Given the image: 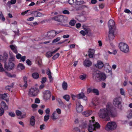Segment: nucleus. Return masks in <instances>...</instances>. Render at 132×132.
Masks as SVG:
<instances>
[{
    "label": "nucleus",
    "instance_id": "nucleus-18",
    "mask_svg": "<svg viewBox=\"0 0 132 132\" xmlns=\"http://www.w3.org/2000/svg\"><path fill=\"white\" fill-rule=\"evenodd\" d=\"M59 115L57 113L56 111H54L51 116L52 119L53 120L57 119L59 117Z\"/></svg>",
    "mask_w": 132,
    "mask_h": 132
},
{
    "label": "nucleus",
    "instance_id": "nucleus-35",
    "mask_svg": "<svg viewBox=\"0 0 132 132\" xmlns=\"http://www.w3.org/2000/svg\"><path fill=\"white\" fill-rule=\"evenodd\" d=\"M31 107L33 111H35L37 109V108L38 107V105L35 104H33L31 105Z\"/></svg>",
    "mask_w": 132,
    "mask_h": 132
},
{
    "label": "nucleus",
    "instance_id": "nucleus-38",
    "mask_svg": "<svg viewBox=\"0 0 132 132\" xmlns=\"http://www.w3.org/2000/svg\"><path fill=\"white\" fill-rule=\"evenodd\" d=\"M84 29L85 31L81 30L80 32V33L84 36H85L86 33H87L88 32L87 30L85 28Z\"/></svg>",
    "mask_w": 132,
    "mask_h": 132
},
{
    "label": "nucleus",
    "instance_id": "nucleus-32",
    "mask_svg": "<svg viewBox=\"0 0 132 132\" xmlns=\"http://www.w3.org/2000/svg\"><path fill=\"white\" fill-rule=\"evenodd\" d=\"M8 95V94L7 93H5L4 94H0V97L1 98L3 99H5Z\"/></svg>",
    "mask_w": 132,
    "mask_h": 132
},
{
    "label": "nucleus",
    "instance_id": "nucleus-24",
    "mask_svg": "<svg viewBox=\"0 0 132 132\" xmlns=\"http://www.w3.org/2000/svg\"><path fill=\"white\" fill-rule=\"evenodd\" d=\"M10 47L12 51L15 54H17L18 51L16 46L14 45H12L10 46Z\"/></svg>",
    "mask_w": 132,
    "mask_h": 132
},
{
    "label": "nucleus",
    "instance_id": "nucleus-10",
    "mask_svg": "<svg viewBox=\"0 0 132 132\" xmlns=\"http://www.w3.org/2000/svg\"><path fill=\"white\" fill-rule=\"evenodd\" d=\"M51 96V93L48 90H46L44 93L43 98L45 101L49 100Z\"/></svg>",
    "mask_w": 132,
    "mask_h": 132
},
{
    "label": "nucleus",
    "instance_id": "nucleus-11",
    "mask_svg": "<svg viewBox=\"0 0 132 132\" xmlns=\"http://www.w3.org/2000/svg\"><path fill=\"white\" fill-rule=\"evenodd\" d=\"M108 26L109 30H114L115 27L114 26L115 23L113 20H110L108 22Z\"/></svg>",
    "mask_w": 132,
    "mask_h": 132
},
{
    "label": "nucleus",
    "instance_id": "nucleus-12",
    "mask_svg": "<svg viewBox=\"0 0 132 132\" xmlns=\"http://www.w3.org/2000/svg\"><path fill=\"white\" fill-rule=\"evenodd\" d=\"M104 70L107 73H110L111 72V67L109 65V63H106L105 64L104 67Z\"/></svg>",
    "mask_w": 132,
    "mask_h": 132
},
{
    "label": "nucleus",
    "instance_id": "nucleus-55",
    "mask_svg": "<svg viewBox=\"0 0 132 132\" xmlns=\"http://www.w3.org/2000/svg\"><path fill=\"white\" fill-rule=\"evenodd\" d=\"M16 57L17 59H20L21 57V55L20 54L18 53L16 55Z\"/></svg>",
    "mask_w": 132,
    "mask_h": 132
},
{
    "label": "nucleus",
    "instance_id": "nucleus-16",
    "mask_svg": "<svg viewBox=\"0 0 132 132\" xmlns=\"http://www.w3.org/2000/svg\"><path fill=\"white\" fill-rule=\"evenodd\" d=\"M114 30H109V37L110 40H112L114 39Z\"/></svg>",
    "mask_w": 132,
    "mask_h": 132
},
{
    "label": "nucleus",
    "instance_id": "nucleus-20",
    "mask_svg": "<svg viewBox=\"0 0 132 132\" xmlns=\"http://www.w3.org/2000/svg\"><path fill=\"white\" fill-rule=\"evenodd\" d=\"M31 14H33L34 16L35 17H40L43 15L40 12L36 11H33Z\"/></svg>",
    "mask_w": 132,
    "mask_h": 132
},
{
    "label": "nucleus",
    "instance_id": "nucleus-9",
    "mask_svg": "<svg viewBox=\"0 0 132 132\" xmlns=\"http://www.w3.org/2000/svg\"><path fill=\"white\" fill-rule=\"evenodd\" d=\"M59 33V32L57 33L54 31H51L47 32L46 35L48 39H51L53 38L57 34Z\"/></svg>",
    "mask_w": 132,
    "mask_h": 132
},
{
    "label": "nucleus",
    "instance_id": "nucleus-34",
    "mask_svg": "<svg viewBox=\"0 0 132 132\" xmlns=\"http://www.w3.org/2000/svg\"><path fill=\"white\" fill-rule=\"evenodd\" d=\"M5 74L7 76L10 77H14L16 76L15 74H12L7 72H6Z\"/></svg>",
    "mask_w": 132,
    "mask_h": 132
},
{
    "label": "nucleus",
    "instance_id": "nucleus-61",
    "mask_svg": "<svg viewBox=\"0 0 132 132\" xmlns=\"http://www.w3.org/2000/svg\"><path fill=\"white\" fill-rule=\"evenodd\" d=\"M36 63L38 65L39 67L41 66L42 65V61L36 62Z\"/></svg>",
    "mask_w": 132,
    "mask_h": 132
},
{
    "label": "nucleus",
    "instance_id": "nucleus-59",
    "mask_svg": "<svg viewBox=\"0 0 132 132\" xmlns=\"http://www.w3.org/2000/svg\"><path fill=\"white\" fill-rule=\"evenodd\" d=\"M56 111L57 113H58L59 115L61 113V110L59 109H57L56 111Z\"/></svg>",
    "mask_w": 132,
    "mask_h": 132
},
{
    "label": "nucleus",
    "instance_id": "nucleus-64",
    "mask_svg": "<svg viewBox=\"0 0 132 132\" xmlns=\"http://www.w3.org/2000/svg\"><path fill=\"white\" fill-rule=\"evenodd\" d=\"M9 114L10 116L12 117H14L15 116V114L14 113L11 112H9Z\"/></svg>",
    "mask_w": 132,
    "mask_h": 132
},
{
    "label": "nucleus",
    "instance_id": "nucleus-14",
    "mask_svg": "<svg viewBox=\"0 0 132 132\" xmlns=\"http://www.w3.org/2000/svg\"><path fill=\"white\" fill-rule=\"evenodd\" d=\"M77 96L78 99H82L85 101H86L87 100V97L85 96L83 92H81L79 94L77 95Z\"/></svg>",
    "mask_w": 132,
    "mask_h": 132
},
{
    "label": "nucleus",
    "instance_id": "nucleus-60",
    "mask_svg": "<svg viewBox=\"0 0 132 132\" xmlns=\"http://www.w3.org/2000/svg\"><path fill=\"white\" fill-rule=\"evenodd\" d=\"M45 112L47 114H48L50 113V109L49 108H47L45 110Z\"/></svg>",
    "mask_w": 132,
    "mask_h": 132
},
{
    "label": "nucleus",
    "instance_id": "nucleus-40",
    "mask_svg": "<svg viewBox=\"0 0 132 132\" xmlns=\"http://www.w3.org/2000/svg\"><path fill=\"white\" fill-rule=\"evenodd\" d=\"M76 23V21L74 20H71L69 22V24L72 26H74Z\"/></svg>",
    "mask_w": 132,
    "mask_h": 132
},
{
    "label": "nucleus",
    "instance_id": "nucleus-23",
    "mask_svg": "<svg viewBox=\"0 0 132 132\" xmlns=\"http://www.w3.org/2000/svg\"><path fill=\"white\" fill-rule=\"evenodd\" d=\"M92 111L90 110L86 111L83 112L82 114L84 116L87 117L90 115L92 114Z\"/></svg>",
    "mask_w": 132,
    "mask_h": 132
},
{
    "label": "nucleus",
    "instance_id": "nucleus-30",
    "mask_svg": "<svg viewBox=\"0 0 132 132\" xmlns=\"http://www.w3.org/2000/svg\"><path fill=\"white\" fill-rule=\"evenodd\" d=\"M62 86L63 89L64 90H66L67 89L68 84L66 82L63 81L62 83Z\"/></svg>",
    "mask_w": 132,
    "mask_h": 132
},
{
    "label": "nucleus",
    "instance_id": "nucleus-19",
    "mask_svg": "<svg viewBox=\"0 0 132 132\" xmlns=\"http://www.w3.org/2000/svg\"><path fill=\"white\" fill-rule=\"evenodd\" d=\"M95 50L94 49H90L88 51V56L90 58H92L94 55Z\"/></svg>",
    "mask_w": 132,
    "mask_h": 132
},
{
    "label": "nucleus",
    "instance_id": "nucleus-54",
    "mask_svg": "<svg viewBox=\"0 0 132 132\" xmlns=\"http://www.w3.org/2000/svg\"><path fill=\"white\" fill-rule=\"evenodd\" d=\"M4 112V110L3 108H0V116H2Z\"/></svg>",
    "mask_w": 132,
    "mask_h": 132
},
{
    "label": "nucleus",
    "instance_id": "nucleus-46",
    "mask_svg": "<svg viewBox=\"0 0 132 132\" xmlns=\"http://www.w3.org/2000/svg\"><path fill=\"white\" fill-rule=\"evenodd\" d=\"M92 91L93 93H95L96 95H98L99 92L97 89H93Z\"/></svg>",
    "mask_w": 132,
    "mask_h": 132
},
{
    "label": "nucleus",
    "instance_id": "nucleus-56",
    "mask_svg": "<svg viewBox=\"0 0 132 132\" xmlns=\"http://www.w3.org/2000/svg\"><path fill=\"white\" fill-rule=\"evenodd\" d=\"M16 115L18 116H20L22 114L21 112L18 110L16 111Z\"/></svg>",
    "mask_w": 132,
    "mask_h": 132
},
{
    "label": "nucleus",
    "instance_id": "nucleus-29",
    "mask_svg": "<svg viewBox=\"0 0 132 132\" xmlns=\"http://www.w3.org/2000/svg\"><path fill=\"white\" fill-rule=\"evenodd\" d=\"M1 108H3L5 110L7 109L8 107L6 103L4 102H2L1 104Z\"/></svg>",
    "mask_w": 132,
    "mask_h": 132
},
{
    "label": "nucleus",
    "instance_id": "nucleus-37",
    "mask_svg": "<svg viewBox=\"0 0 132 132\" xmlns=\"http://www.w3.org/2000/svg\"><path fill=\"white\" fill-rule=\"evenodd\" d=\"M13 86V84H12L11 86H7L5 87V88L6 89L8 90L9 91H11V89L12 88Z\"/></svg>",
    "mask_w": 132,
    "mask_h": 132
},
{
    "label": "nucleus",
    "instance_id": "nucleus-63",
    "mask_svg": "<svg viewBox=\"0 0 132 132\" xmlns=\"http://www.w3.org/2000/svg\"><path fill=\"white\" fill-rule=\"evenodd\" d=\"M29 11V10H27L25 11L22 12L21 13V14L22 15H25Z\"/></svg>",
    "mask_w": 132,
    "mask_h": 132
},
{
    "label": "nucleus",
    "instance_id": "nucleus-27",
    "mask_svg": "<svg viewBox=\"0 0 132 132\" xmlns=\"http://www.w3.org/2000/svg\"><path fill=\"white\" fill-rule=\"evenodd\" d=\"M35 117L34 116H32L30 118V124L32 126H34L35 124Z\"/></svg>",
    "mask_w": 132,
    "mask_h": 132
},
{
    "label": "nucleus",
    "instance_id": "nucleus-15",
    "mask_svg": "<svg viewBox=\"0 0 132 132\" xmlns=\"http://www.w3.org/2000/svg\"><path fill=\"white\" fill-rule=\"evenodd\" d=\"M76 109L77 111L78 112H81L83 110L82 106L79 102L76 103Z\"/></svg>",
    "mask_w": 132,
    "mask_h": 132
},
{
    "label": "nucleus",
    "instance_id": "nucleus-21",
    "mask_svg": "<svg viewBox=\"0 0 132 132\" xmlns=\"http://www.w3.org/2000/svg\"><path fill=\"white\" fill-rule=\"evenodd\" d=\"M61 20V22H66L68 20V18L65 16H63L62 15H60L59 17Z\"/></svg>",
    "mask_w": 132,
    "mask_h": 132
},
{
    "label": "nucleus",
    "instance_id": "nucleus-33",
    "mask_svg": "<svg viewBox=\"0 0 132 132\" xmlns=\"http://www.w3.org/2000/svg\"><path fill=\"white\" fill-rule=\"evenodd\" d=\"M86 77V75L85 74H83L80 75L79 76L80 79L83 80H85Z\"/></svg>",
    "mask_w": 132,
    "mask_h": 132
},
{
    "label": "nucleus",
    "instance_id": "nucleus-53",
    "mask_svg": "<svg viewBox=\"0 0 132 132\" xmlns=\"http://www.w3.org/2000/svg\"><path fill=\"white\" fill-rule=\"evenodd\" d=\"M127 117L129 119L132 118V112H130L127 115Z\"/></svg>",
    "mask_w": 132,
    "mask_h": 132
},
{
    "label": "nucleus",
    "instance_id": "nucleus-4",
    "mask_svg": "<svg viewBox=\"0 0 132 132\" xmlns=\"http://www.w3.org/2000/svg\"><path fill=\"white\" fill-rule=\"evenodd\" d=\"M93 78L97 79L100 80L104 81L106 78V75L104 73L100 72H95L93 75Z\"/></svg>",
    "mask_w": 132,
    "mask_h": 132
},
{
    "label": "nucleus",
    "instance_id": "nucleus-62",
    "mask_svg": "<svg viewBox=\"0 0 132 132\" xmlns=\"http://www.w3.org/2000/svg\"><path fill=\"white\" fill-rule=\"evenodd\" d=\"M120 92L121 94L122 95H124L125 91L123 89L121 88L120 89Z\"/></svg>",
    "mask_w": 132,
    "mask_h": 132
},
{
    "label": "nucleus",
    "instance_id": "nucleus-2",
    "mask_svg": "<svg viewBox=\"0 0 132 132\" xmlns=\"http://www.w3.org/2000/svg\"><path fill=\"white\" fill-rule=\"evenodd\" d=\"M110 107V105L108 104L106 109H101L98 113L99 117L100 118L105 119L106 121L110 120V112L111 111Z\"/></svg>",
    "mask_w": 132,
    "mask_h": 132
},
{
    "label": "nucleus",
    "instance_id": "nucleus-31",
    "mask_svg": "<svg viewBox=\"0 0 132 132\" xmlns=\"http://www.w3.org/2000/svg\"><path fill=\"white\" fill-rule=\"evenodd\" d=\"M32 77L34 79H38L39 77V75L38 73L36 72H34L32 74Z\"/></svg>",
    "mask_w": 132,
    "mask_h": 132
},
{
    "label": "nucleus",
    "instance_id": "nucleus-58",
    "mask_svg": "<svg viewBox=\"0 0 132 132\" xmlns=\"http://www.w3.org/2000/svg\"><path fill=\"white\" fill-rule=\"evenodd\" d=\"M40 102V101L38 98H37L35 99V103H39Z\"/></svg>",
    "mask_w": 132,
    "mask_h": 132
},
{
    "label": "nucleus",
    "instance_id": "nucleus-25",
    "mask_svg": "<svg viewBox=\"0 0 132 132\" xmlns=\"http://www.w3.org/2000/svg\"><path fill=\"white\" fill-rule=\"evenodd\" d=\"M25 68V66L22 63H19L17 66L18 69L20 71L24 70Z\"/></svg>",
    "mask_w": 132,
    "mask_h": 132
},
{
    "label": "nucleus",
    "instance_id": "nucleus-52",
    "mask_svg": "<svg viewBox=\"0 0 132 132\" xmlns=\"http://www.w3.org/2000/svg\"><path fill=\"white\" fill-rule=\"evenodd\" d=\"M60 37H57L56 38V39H54L52 42V43H56L59 41L60 40Z\"/></svg>",
    "mask_w": 132,
    "mask_h": 132
},
{
    "label": "nucleus",
    "instance_id": "nucleus-26",
    "mask_svg": "<svg viewBox=\"0 0 132 132\" xmlns=\"http://www.w3.org/2000/svg\"><path fill=\"white\" fill-rule=\"evenodd\" d=\"M110 110H111V111L110 112V117L111 116L112 117H116L117 115V113L116 112H112V108L111 106L110 105Z\"/></svg>",
    "mask_w": 132,
    "mask_h": 132
},
{
    "label": "nucleus",
    "instance_id": "nucleus-13",
    "mask_svg": "<svg viewBox=\"0 0 132 132\" xmlns=\"http://www.w3.org/2000/svg\"><path fill=\"white\" fill-rule=\"evenodd\" d=\"M98 103V102L97 99L96 98H94L93 99L92 101L90 104V105L91 106L95 108Z\"/></svg>",
    "mask_w": 132,
    "mask_h": 132
},
{
    "label": "nucleus",
    "instance_id": "nucleus-28",
    "mask_svg": "<svg viewBox=\"0 0 132 132\" xmlns=\"http://www.w3.org/2000/svg\"><path fill=\"white\" fill-rule=\"evenodd\" d=\"M46 73L48 76V78L50 79L51 81L53 79L51 76V72L50 71L49 69H47Z\"/></svg>",
    "mask_w": 132,
    "mask_h": 132
},
{
    "label": "nucleus",
    "instance_id": "nucleus-50",
    "mask_svg": "<svg viewBox=\"0 0 132 132\" xmlns=\"http://www.w3.org/2000/svg\"><path fill=\"white\" fill-rule=\"evenodd\" d=\"M5 71L1 63H0V72H2Z\"/></svg>",
    "mask_w": 132,
    "mask_h": 132
},
{
    "label": "nucleus",
    "instance_id": "nucleus-49",
    "mask_svg": "<svg viewBox=\"0 0 132 132\" xmlns=\"http://www.w3.org/2000/svg\"><path fill=\"white\" fill-rule=\"evenodd\" d=\"M63 98L67 101H68L70 99V97L68 95H66L63 96Z\"/></svg>",
    "mask_w": 132,
    "mask_h": 132
},
{
    "label": "nucleus",
    "instance_id": "nucleus-44",
    "mask_svg": "<svg viewBox=\"0 0 132 132\" xmlns=\"http://www.w3.org/2000/svg\"><path fill=\"white\" fill-rule=\"evenodd\" d=\"M0 19L3 21H4L5 20V18L1 12H0Z\"/></svg>",
    "mask_w": 132,
    "mask_h": 132
},
{
    "label": "nucleus",
    "instance_id": "nucleus-1",
    "mask_svg": "<svg viewBox=\"0 0 132 132\" xmlns=\"http://www.w3.org/2000/svg\"><path fill=\"white\" fill-rule=\"evenodd\" d=\"M95 117H91V120L89 121V123L88 121L84 120L82 122L80 125V127L82 128H85L87 126L88 124V132H92L95 129V128H99L100 127V126L98 123L94 122Z\"/></svg>",
    "mask_w": 132,
    "mask_h": 132
},
{
    "label": "nucleus",
    "instance_id": "nucleus-7",
    "mask_svg": "<svg viewBox=\"0 0 132 132\" xmlns=\"http://www.w3.org/2000/svg\"><path fill=\"white\" fill-rule=\"evenodd\" d=\"M4 67L5 68L8 70H10L12 69L14 66V64L12 62L9 61L7 63L4 62Z\"/></svg>",
    "mask_w": 132,
    "mask_h": 132
},
{
    "label": "nucleus",
    "instance_id": "nucleus-22",
    "mask_svg": "<svg viewBox=\"0 0 132 132\" xmlns=\"http://www.w3.org/2000/svg\"><path fill=\"white\" fill-rule=\"evenodd\" d=\"M83 64L85 66L89 67L91 65L92 63L90 61L86 59L84 61Z\"/></svg>",
    "mask_w": 132,
    "mask_h": 132
},
{
    "label": "nucleus",
    "instance_id": "nucleus-3",
    "mask_svg": "<svg viewBox=\"0 0 132 132\" xmlns=\"http://www.w3.org/2000/svg\"><path fill=\"white\" fill-rule=\"evenodd\" d=\"M117 124L115 122L111 121L108 122L105 127V130L107 131H113L116 129Z\"/></svg>",
    "mask_w": 132,
    "mask_h": 132
},
{
    "label": "nucleus",
    "instance_id": "nucleus-51",
    "mask_svg": "<svg viewBox=\"0 0 132 132\" xmlns=\"http://www.w3.org/2000/svg\"><path fill=\"white\" fill-rule=\"evenodd\" d=\"M16 2V0H11L10 2H8L7 4H10V3L12 4H14Z\"/></svg>",
    "mask_w": 132,
    "mask_h": 132
},
{
    "label": "nucleus",
    "instance_id": "nucleus-57",
    "mask_svg": "<svg viewBox=\"0 0 132 132\" xmlns=\"http://www.w3.org/2000/svg\"><path fill=\"white\" fill-rule=\"evenodd\" d=\"M63 13L64 14H70V12L67 10H64L62 11Z\"/></svg>",
    "mask_w": 132,
    "mask_h": 132
},
{
    "label": "nucleus",
    "instance_id": "nucleus-39",
    "mask_svg": "<svg viewBox=\"0 0 132 132\" xmlns=\"http://www.w3.org/2000/svg\"><path fill=\"white\" fill-rule=\"evenodd\" d=\"M50 116L48 114H46L44 117V120L45 121H47L49 119Z\"/></svg>",
    "mask_w": 132,
    "mask_h": 132
},
{
    "label": "nucleus",
    "instance_id": "nucleus-43",
    "mask_svg": "<svg viewBox=\"0 0 132 132\" xmlns=\"http://www.w3.org/2000/svg\"><path fill=\"white\" fill-rule=\"evenodd\" d=\"M59 17L60 15L56 16L54 17L53 18V19L55 21H57L60 22H61V20H60V19L59 18Z\"/></svg>",
    "mask_w": 132,
    "mask_h": 132
},
{
    "label": "nucleus",
    "instance_id": "nucleus-42",
    "mask_svg": "<svg viewBox=\"0 0 132 132\" xmlns=\"http://www.w3.org/2000/svg\"><path fill=\"white\" fill-rule=\"evenodd\" d=\"M52 53L50 52H47L46 54V56L48 57H51L52 55Z\"/></svg>",
    "mask_w": 132,
    "mask_h": 132
},
{
    "label": "nucleus",
    "instance_id": "nucleus-17",
    "mask_svg": "<svg viewBox=\"0 0 132 132\" xmlns=\"http://www.w3.org/2000/svg\"><path fill=\"white\" fill-rule=\"evenodd\" d=\"M95 65L96 68L99 69H102L104 66L103 62L100 60L97 61V64Z\"/></svg>",
    "mask_w": 132,
    "mask_h": 132
},
{
    "label": "nucleus",
    "instance_id": "nucleus-5",
    "mask_svg": "<svg viewBox=\"0 0 132 132\" xmlns=\"http://www.w3.org/2000/svg\"><path fill=\"white\" fill-rule=\"evenodd\" d=\"M119 47L120 50L124 53H127L129 52V48L127 44L121 43L119 44Z\"/></svg>",
    "mask_w": 132,
    "mask_h": 132
},
{
    "label": "nucleus",
    "instance_id": "nucleus-6",
    "mask_svg": "<svg viewBox=\"0 0 132 132\" xmlns=\"http://www.w3.org/2000/svg\"><path fill=\"white\" fill-rule=\"evenodd\" d=\"M39 90L36 88H32L29 90L28 95L29 97H34L36 96L39 93Z\"/></svg>",
    "mask_w": 132,
    "mask_h": 132
},
{
    "label": "nucleus",
    "instance_id": "nucleus-47",
    "mask_svg": "<svg viewBox=\"0 0 132 132\" xmlns=\"http://www.w3.org/2000/svg\"><path fill=\"white\" fill-rule=\"evenodd\" d=\"M60 55V54L58 53L54 55L52 57V59L54 60H55L57 59Z\"/></svg>",
    "mask_w": 132,
    "mask_h": 132
},
{
    "label": "nucleus",
    "instance_id": "nucleus-36",
    "mask_svg": "<svg viewBox=\"0 0 132 132\" xmlns=\"http://www.w3.org/2000/svg\"><path fill=\"white\" fill-rule=\"evenodd\" d=\"M10 56V58L9 59V61L12 62H14L15 59L14 55H11Z\"/></svg>",
    "mask_w": 132,
    "mask_h": 132
},
{
    "label": "nucleus",
    "instance_id": "nucleus-48",
    "mask_svg": "<svg viewBox=\"0 0 132 132\" xmlns=\"http://www.w3.org/2000/svg\"><path fill=\"white\" fill-rule=\"evenodd\" d=\"M42 80L41 82L42 84H43L46 82V78L45 77H43L42 78Z\"/></svg>",
    "mask_w": 132,
    "mask_h": 132
},
{
    "label": "nucleus",
    "instance_id": "nucleus-45",
    "mask_svg": "<svg viewBox=\"0 0 132 132\" xmlns=\"http://www.w3.org/2000/svg\"><path fill=\"white\" fill-rule=\"evenodd\" d=\"M109 54L106 50H105L103 53V55L105 58H107L109 56Z\"/></svg>",
    "mask_w": 132,
    "mask_h": 132
},
{
    "label": "nucleus",
    "instance_id": "nucleus-41",
    "mask_svg": "<svg viewBox=\"0 0 132 132\" xmlns=\"http://www.w3.org/2000/svg\"><path fill=\"white\" fill-rule=\"evenodd\" d=\"M77 2V0H69L68 3L69 4L72 5L74 3H76Z\"/></svg>",
    "mask_w": 132,
    "mask_h": 132
},
{
    "label": "nucleus",
    "instance_id": "nucleus-8",
    "mask_svg": "<svg viewBox=\"0 0 132 132\" xmlns=\"http://www.w3.org/2000/svg\"><path fill=\"white\" fill-rule=\"evenodd\" d=\"M121 98H116L114 99L113 103L116 106H117L119 109H121L122 106L121 104Z\"/></svg>",
    "mask_w": 132,
    "mask_h": 132
}]
</instances>
